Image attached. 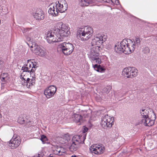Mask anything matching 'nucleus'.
<instances>
[{
  "label": "nucleus",
  "instance_id": "obj_1",
  "mask_svg": "<svg viewBox=\"0 0 157 157\" xmlns=\"http://www.w3.org/2000/svg\"><path fill=\"white\" fill-rule=\"evenodd\" d=\"M67 4L65 0H60L56 2L55 4L52 3L50 4L49 7L50 8L48 13L54 16L58 15V12L63 13L67 9Z\"/></svg>",
  "mask_w": 157,
  "mask_h": 157
},
{
  "label": "nucleus",
  "instance_id": "obj_2",
  "mask_svg": "<svg viewBox=\"0 0 157 157\" xmlns=\"http://www.w3.org/2000/svg\"><path fill=\"white\" fill-rule=\"evenodd\" d=\"M133 41L130 39H123L120 43V45L117 47V52H121L126 54H130L135 49L134 44H132L131 48L129 47L130 43L133 44Z\"/></svg>",
  "mask_w": 157,
  "mask_h": 157
},
{
  "label": "nucleus",
  "instance_id": "obj_3",
  "mask_svg": "<svg viewBox=\"0 0 157 157\" xmlns=\"http://www.w3.org/2000/svg\"><path fill=\"white\" fill-rule=\"evenodd\" d=\"M106 40V36L104 35L98 34L94 36L91 42L92 48L90 52L96 53H99L100 46Z\"/></svg>",
  "mask_w": 157,
  "mask_h": 157
},
{
  "label": "nucleus",
  "instance_id": "obj_4",
  "mask_svg": "<svg viewBox=\"0 0 157 157\" xmlns=\"http://www.w3.org/2000/svg\"><path fill=\"white\" fill-rule=\"evenodd\" d=\"M93 33V29L90 27L79 28L78 29L77 36L83 40H86L90 38Z\"/></svg>",
  "mask_w": 157,
  "mask_h": 157
},
{
  "label": "nucleus",
  "instance_id": "obj_5",
  "mask_svg": "<svg viewBox=\"0 0 157 157\" xmlns=\"http://www.w3.org/2000/svg\"><path fill=\"white\" fill-rule=\"evenodd\" d=\"M57 29L56 30L58 32V35L61 39V41L70 34V28L62 22H58L57 24Z\"/></svg>",
  "mask_w": 157,
  "mask_h": 157
},
{
  "label": "nucleus",
  "instance_id": "obj_6",
  "mask_svg": "<svg viewBox=\"0 0 157 157\" xmlns=\"http://www.w3.org/2000/svg\"><path fill=\"white\" fill-rule=\"evenodd\" d=\"M74 47L71 43L64 42L59 44L58 46V49L62 50L63 54L66 55H69L73 52Z\"/></svg>",
  "mask_w": 157,
  "mask_h": 157
},
{
  "label": "nucleus",
  "instance_id": "obj_7",
  "mask_svg": "<svg viewBox=\"0 0 157 157\" xmlns=\"http://www.w3.org/2000/svg\"><path fill=\"white\" fill-rule=\"evenodd\" d=\"M56 30L52 32L51 31H48L47 33L46 39L49 43L53 42H56L61 41V39L59 37L58 33H56Z\"/></svg>",
  "mask_w": 157,
  "mask_h": 157
},
{
  "label": "nucleus",
  "instance_id": "obj_8",
  "mask_svg": "<svg viewBox=\"0 0 157 157\" xmlns=\"http://www.w3.org/2000/svg\"><path fill=\"white\" fill-rule=\"evenodd\" d=\"M122 73L127 78H132L136 77L138 74V70L134 67H128L124 68Z\"/></svg>",
  "mask_w": 157,
  "mask_h": 157
},
{
  "label": "nucleus",
  "instance_id": "obj_9",
  "mask_svg": "<svg viewBox=\"0 0 157 157\" xmlns=\"http://www.w3.org/2000/svg\"><path fill=\"white\" fill-rule=\"evenodd\" d=\"M112 117L106 115L103 116L101 119V127L105 129L110 128L113 125V121Z\"/></svg>",
  "mask_w": 157,
  "mask_h": 157
},
{
  "label": "nucleus",
  "instance_id": "obj_10",
  "mask_svg": "<svg viewBox=\"0 0 157 157\" xmlns=\"http://www.w3.org/2000/svg\"><path fill=\"white\" fill-rule=\"evenodd\" d=\"M90 151L95 154H101L103 153L105 150V147L102 145L94 144L90 147Z\"/></svg>",
  "mask_w": 157,
  "mask_h": 157
},
{
  "label": "nucleus",
  "instance_id": "obj_11",
  "mask_svg": "<svg viewBox=\"0 0 157 157\" xmlns=\"http://www.w3.org/2000/svg\"><path fill=\"white\" fill-rule=\"evenodd\" d=\"M21 143V139L18 136H13L10 140L8 146L11 149H14L18 147Z\"/></svg>",
  "mask_w": 157,
  "mask_h": 157
},
{
  "label": "nucleus",
  "instance_id": "obj_12",
  "mask_svg": "<svg viewBox=\"0 0 157 157\" xmlns=\"http://www.w3.org/2000/svg\"><path fill=\"white\" fill-rule=\"evenodd\" d=\"M56 91V86L52 85L49 86L44 90V94L47 98H50L53 96Z\"/></svg>",
  "mask_w": 157,
  "mask_h": 157
},
{
  "label": "nucleus",
  "instance_id": "obj_13",
  "mask_svg": "<svg viewBox=\"0 0 157 157\" xmlns=\"http://www.w3.org/2000/svg\"><path fill=\"white\" fill-rule=\"evenodd\" d=\"M99 53H96L90 52L89 54V58L92 60V63H98L100 64L101 63V59L99 58Z\"/></svg>",
  "mask_w": 157,
  "mask_h": 157
},
{
  "label": "nucleus",
  "instance_id": "obj_14",
  "mask_svg": "<svg viewBox=\"0 0 157 157\" xmlns=\"http://www.w3.org/2000/svg\"><path fill=\"white\" fill-rule=\"evenodd\" d=\"M86 135L82 136L76 135L73 137L72 141V142H74L78 144H84V141L86 139Z\"/></svg>",
  "mask_w": 157,
  "mask_h": 157
},
{
  "label": "nucleus",
  "instance_id": "obj_15",
  "mask_svg": "<svg viewBox=\"0 0 157 157\" xmlns=\"http://www.w3.org/2000/svg\"><path fill=\"white\" fill-rule=\"evenodd\" d=\"M34 17L36 20H41L44 18L43 11L40 9H37L35 13H33Z\"/></svg>",
  "mask_w": 157,
  "mask_h": 157
},
{
  "label": "nucleus",
  "instance_id": "obj_16",
  "mask_svg": "<svg viewBox=\"0 0 157 157\" xmlns=\"http://www.w3.org/2000/svg\"><path fill=\"white\" fill-rule=\"evenodd\" d=\"M32 51L36 55L42 57L44 56L46 54V52L44 50L40 48L38 46H37L36 47L34 48V50L33 49Z\"/></svg>",
  "mask_w": 157,
  "mask_h": 157
},
{
  "label": "nucleus",
  "instance_id": "obj_17",
  "mask_svg": "<svg viewBox=\"0 0 157 157\" xmlns=\"http://www.w3.org/2000/svg\"><path fill=\"white\" fill-rule=\"evenodd\" d=\"M72 118L73 121L76 123H78V125H80L83 122L82 116L79 114H75L72 116Z\"/></svg>",
  "mask_w": 157,
  "mask_h": 157
},
{
  "label": "nucleus",
  "instance_id": "obj_18",
  "mask_svg": "<svg viewBox=\"0 0 157 157\" xmlns=\"http://www.w3.org/2000/svg\"><path fill=\"white\" fill-rule=\"evenodd\" d=\"M142 123L144 125L147 126H151L154 124L155 122L151 120L149 117L143 119L141 120Z\"/></svg>",
  "mask_w": 157,
  "mask_h": 157
},
{
  "label": "nucleus",
  "instance_id": "obj_19",
  "mask_svg": "<svg viewBox=\"0 0 157 157\" xmlns=\"http://www.w3.org/2000/svg\"><path fill=\"white\" fill-rule=\"evenodd\" d=\"M149 109H146L143 108L142 109L140 110V113L142 116L143 119L149 117V114L150 112Z\"/></svg>",
  "mask_w": 157,
  "mask_h": 157
},
{
  "label": "nucleus",
  "instance_id": "obj_20",
  "mask_svg": "<svg viewBox=\"0 0 157 157\" xmlns=\"http://www.w3.org/2000/svg\"><path fill=\"white\" fill-rule=\"evenodd\" d=\"M22 70H23V71L21 73V78L22 79L25 80L26 78H24V76H25V73H26L27 72L29 73L30 74V70L29 69L27 66H23L22 67Z\"/></svg>",
  "mask_w": 157,
  "mask_h": 157
},
{
  "label": "nucleus",
  "instance_id": "obj_21",
  "mask_svg": "<svg viewBox=\"0 0 157 157\" xmlns=\"http://www.w3.org/2000/svg\"><path fill=\"white\" fill-rule=\"evenodd\" d=\"M35 80H30V79L29 78H27V80L25 79L24 80V83H26L27 86L28 87V83H29L28 87L30 88V86L33 85L35 83Z\"/></svg>",
  "mask_w": 157,
  "mask_h": 157
},
{
  "label": "nucleus",
  "instance_id": "obj_22",
  "mask_svg": "<svg viewBox=\"0 0 157 157\" xmlns=\"http://www.w3.org/2000/svg\"><path fill=\"white\" fill-rule=\"evenodd\" d=\"M78 147L79 144L72 142V143L69 147V149L71 151H76L78 149Z\"/></svg>",
  "mask_w": 157,
  "mask_h": 157
},
{
  "label": "nucleus",
  "instance_id": "obj_23",
  "mask_svg": "<svg viewBox=\"0 0 157 157\" xmlns=\"http://www.w3.org/2000/svg\"><path fill=\"white\" fill-rule=\"evenodd\" d=\"M149 110H150V112L149 114V117H150V119L152 120L155 122L156 118V115L152 109H149Z\"/></svg>",
  "mask_w": 157,
  "mask_h": 157
},
{
  "label": "nucleus",
  "instance_id": "obj_24",
  "mask_svg": "<svg viewBox=\"0 0 157 157\" xmlns=\"http://www.w3.org/2000/svg\"><path fill=\"white\" fill-rule=\"evenodd\" d=\"M70 140V137L69 136L65 135L60 140L63 142L62 143V144H67V142Z\"/></svg>",
  "mask_w": 157,
  "mask_h": 157
},
{
  "label": "nucleus",
  "instance_id": "obj_25",
  "mask_svg": "<svg viewBox=\"0 0 157 157\" xmlns=\"http://www.w3.org/2000/svg\"><path fill=\"white\" fill-rule=\"evenodd\" d=\"M91 2L90 0H82L80 4L82 6H87L90 3H91Z\"/></svg>",
  "mask_w": 157,
  "mask_h": 157
},
{
  "label": "nucleus",
  "instance_id": "obj_26",
  "mask_svg": "<svg viewBox=\"0 0 157 157\" xmlns=\"http://www.w3.org/2000/svg\"><path fill=\"white\" fill-rule=\"evenodd\" d=\"M40 140L44 144L49 143L47 137L44 135H42L41 136Z\"/></svg>",
  "mask_w": 157,
  "mask_h": 157
},
{
  "label": "nucleus",
  "instance_id": "obj_27",
  "mask_svg": "<svg viewBox=\"0 0 157 157\" xmlns=\"http://www.w3.org/2000/svg\"><path fill=\"white\" fill-rule=\"evenodd\" d=\"M111 87H109V88H104L103 91L105 93V96H106V98L109 99V96L108 95V93H109Z\"/></svg>",
  "mask_w": 157,
  "mask_h": 157
},
{
  "label": "nucleus",
  "instance_id": "obj_28",
  "mask_svg": "<svg viewBox=\"0 0 157 157\" xmlns=\"http://www.w3.org/2000/svg\"><path fill=\"white\" fill-rule=\"evenodd\" d=\"M33 60L29 59L27 60V64H26V66L28 67V68L30 70L32 67V63H33Z\"/></svg>",
  "mask_w": 157,
  "mask_h": 157
},
{
  "label": "nucleus",
  "instance_id": "obj_29",
  "mask_svg": "<svg viewBox=\"0 0 157 157\" xmlns=\"http://www.w3.org/2000/svg\"><path fill=\"white\" fill-rule=\"evenodd\" d=\"M140 42L141 41L139 38L137 37L135 39V41L134 42V43H135L137 46H139L140 44Z\"/></svg>",
  "mask_w": 157,
  "mask_h": 157
},
{
  "label": "nucleus",
  "instance_id": "obj_30",
  "mask_svg": "<svg viewBox=\"0 0 157 157\" xmlns=\"http://www.w3.org/2000/svg\"><path fill=\"white\" fill-rule=\"evenodd\" d=\"M97 64L98 63H96V64L94 65H93V66L94 70L97 71H99V68L100 67V65H98Z\"/></svg>",
  "mask_w": 157,
  "mask_h": 157
},
{
  "label": "nucleus",
  "instance_id": "obj_31",
  "mask_svg": "<svg viewBox=\"0 0 157 157\" xmlns=\"http://www.w3.org/2000/svg\"><path fill=\"white\" fill-rule=\"evenodd\" d=\"M32 28H31L30 29H28V28H25L24 27H21V29L22 32V33H26L28 31H29V30L30 29H31Z\"/></svg>",
  "mask_w": 157,
  "mask_h": 157
},
{
  "label": "nucleus",
  "instance_id": "obj_32",
  "mask_svg": "<svg viewBox=\"0 0 157 157\" xmlns=\"http://www.w3.org/2000/svg\"><path fill=\"white\" fill-rule=\"evenodd\" d=\"M144 52L146 54L149 53L150 52V50L147 47H146L144 50Z\"/></svg>",
  "mask_w": 157,
  "mask_h": 157
},
{
  "label": "nucleus",
  "instance_id": "obj_33",
  "mask_svg": "<svg viewBox=\"0 0 157 157\" xmlns=\"http://www.w3.org/2000/svg\"><path fill=\"white\" fill-rule=\"evenodd\" d=\"M18 122L20 124H23L25 122V120L23 118L20 117L18 120Z\"/></svg>",
  "mask_w": 157,
  "mask_h": 157
},
{
  "label": "nucleus",
  "instance_id": "obj_34",
  "mask_svg": "<svg viewBox=\"0 0 157 157\" xmlns=\"http://www.w3.org/2000/svg\"><path fill=\"white\" fill-rule=\"evenodd\" d=\"M60 151V147L56 148L55 150H54V152L55 154L57 152Z\"/></svg>",
  "mask_w": 157,
  "mask_h": 157
},
{
  "label": "nucleus",
  "instance_id": "obj_35",
  "mask_svg": "<svg viewBox=\"0 0 157 157\" xmlns=\"http://www.w3.org/2000/svg\"><path fill=\"white\" fill-rule=\"evenodd\" d=\"M1 76H3V77L8 78V79L9 77H8V74L7 73H4L2 74Z\"/></svg>",
  "mask_w": 157,
  "mask_h": 157
},
{
  "label": "nucleus",
  "instance_id": "obj_36",
  "mask_svg": "<svg viewBox=\"0 0 157 157\" xmlns=\"http://www.w3.org/2000/svg\"><path fill=\"white\" fill-rule=\"evenodd\" d=\"M35 67H32L30 70V75H31L36 70Z\"/></svg>",
  "mask_w": 157,
  "mask_h": 157
},
{
  "label": "nucleus",
  "instance_id": "obj_37",
  "mask_svg": "<svg viewBox=\"0 0 157 157\" xmlns=\"http://www.w3.org/2000/svg\"><path fill=\"white\" fill-rule=\"evenodd\" d=\"M0 78L1 80L3 82H6L8 80V78L3 77V76H1Z\"/></svg>",
  "mask_w": 157,
  "mask_h": 157
},
{
  "label": "nucleus",
  "instance_id": "obj_38",
  "mask_svg": "<svg viewBox=\"0 0 157 157\" xmlns=\"http://www.w3.org/2000/svg\"><path fill=\"white\" fill-rule=\"evenodd\" d=\"M105 69L102 67L100 65V67L99 68V71L98 72H102L105 71Z\"/></svg>",
  "mask_w": 157,
  "mask_h": 157
},
{
  "label": "nucleus",
  "instance_id": "obj_39",
  "mask_svg": "<svg viewBox=\"0 0 157 157\" xmlns=\"http://www.w3.org/2000/svg\"><path fill=\"white\" fill-rule=\"evenodd\" d=\"M62 154L65 152V150L62 147H60V151Z\"/></svg>",
  "mask_w": 157,
  "mask_h": 157
},
{
  "label": "nucleus",
  "instance_id": "obj_40",
  "mask_svg": "<svg viewBox=\"0 0 157 157\" xmlns=\"http://www.w3.org/2000/svg\"><path fill=\"white\" fill-rule=\"evenodd\" d=\"M55 154L59 155H62V153H61V151L57 152Z\"/></svg>",
  "mask_w": 157,
  "mask_h": 157
},
{
  "label": "nucleus",
  "instance_id": "obj_41",
  "mask_svg": "<svg viewBox=\"0 0 157 157\" xmlns=\"http://www.w3.org/2000/svg\"><path fill=\"white\" fill-rule=\"evenodd\" d=\"M36 63L34 61V60H33V63H32V67H35V66H36Z\"/></svg>",
  "mask_w": 157,
  "mask_h": 157
},
{
  "label": "nucleus",
  "instance_id": "obj_42",
  "mask_svg": "<svg viewBox=\"0 0 157 157\" xmlns=\"http://www.w3.org/2000/svg\"><path fill=\"white\" fill-rule=\"evenodd\" d=\"M88 129V128H86V127L84 128V130H83V132L84 133H85V132L87 131Z\"/></svg>",
  "mask_w": 157,
  "mask_h": 157
},
{
  "label": "nucleus",
  "instance_id": "obj_43",
  "mask_svg": "<svg viewBox=\"0 0 157 157\" xmlns=\"http://www.w3.org/2000/svg\"><path fill=\"white\" fill-rule=\"evenodd\" d=\"M35 78H36V77L35 76H32V78L31 79H30V80L34 79V80L35 81Z\"/></svg>",
  "mask_w": 157,
  "mask_h": 157
},
{
  "label": "nucleus",
  "instance_id": "obj_44",
  "mask_svg": "<svg viewBox=\"0 0 157 157\" xmlns=\"http://www.w3.org/2000/svg\"><path fill=\"white\" fill-rule=\"evenodd\" d=\"M27 40L29 41L31 40L30 38L29 37H27L26 38Z\"/></svg>",
  "mask_w": 157,
  "mask_h": 157
},
{
  "label": "nucleus",
  "instance_id": "obj_45",
  "mask_svg": "<svg viewBox=\"0 0 157 157\" xmlns=\"http://www.w3.org/2000/svg\"><path fill=\"white\" fill-rule=\"evenodd\" d=\"M110 1L113 3H115L116 2V0H110Z\"/></svg>",
  "mask_w": 157,
  "mask_h": 157
},
{
  "label": "nucleus",
  "instance_id": "obj_46",
  "mask_svg": "<svg viewBox=\"0 0 157 157\" xmlns=\"http://www.w3.org/2000/svg\"><path fill=\"white\" fill-rule=\"evenodd\" d=\"M110 1V0H108V1H105L104 2H107V3H109V2Z\"/></svg>",
  "mask_w": 157,
  "mask_h": 157
},
{
  "label": "nucleus",
  "instance_id": "obj_47",
  "mask_svg": "<svg viewBox=\"0 0 157 157\" xmlns=\"http://www.w3.org/2000/svg\"><path fill=\"white\" fill-rule=\"evenodd\" d=\"M71 157H77L76 155H74V156L73 155Z\"/></svg>",
  "mask_w": 157,
  "mask_h": 157
},
{
  "label": "nucleus",
  "instance_id": "obj_48",
  "mask_svg": "<svg viewBox=\"0 0 157 157\" xmlns=\"http://www.w3.org/2000/svg\"><path fill=\"white\" fill-rule=\"evenodd\" d=\"M48 157H52V156H51V155H50Z\"/></svg>",
  "mask_w": 157,
  "mask_h": 157
},
{
  "label": "nucleus",
  "instance_id": "obj_49",
  "mask_svg": "<svg viewBox=\"0 0 157 157\" xmlns=\"http://www.w3.org/2000/svg\"><path fill=\"white\" fill-rule=\"evenodd\" d=\"M116 47H117V46H115V49L116 50Z\"/></svg>",
  "mask_w": 157,
  "mask_h": 157
},
{
  "label": "nucleus",
  "instance_id": "obj_50",
  "mask_svg": "<svg viewBox=\"0 0 157 157\" xmlns=\"http://www.w3.org/2000/svg\"><path fill=\"white\" fill-rule=\"evenodd\" d=\"M25 77H24V78H26V80H27V78H26V77H25Z\"/></svg>",
  "mask_w": 157,
  "mask_h": 157
},
{
  "label": "nucleus",
  "instance_id": "obj_51",
  "mask_svg": "<svg viewBox=\"0 0 157 157\" xmlns=\"http://www.w3.org/2000/svg\"><path fill=\"white\" fill-rule=\"evenodd\" d=\"M26 73H25V76H25V74Z\"/></svg>",
  "mask_w": 157,
  "mask_h": 157
},
{
  "label": "nucleus",
  "instance_id": "obj_52",
  "mask_svg": "<svg viewBox=\"0 0 157 157\" xmlns=\"http://www.w3.org/2000/svg\"><path fill=\"white\" fill-rule=\"evenodd\" d=\"M105 0H101L102 1H104Z\"/></svg>",
  "mask_w": 157,
  "mask_h": 157
},
{
  "label": "nucleus",
  "instance_id": "obj_53",
  "mask_svg": "<svg viewBox=\"0 0 157 157\" xmlns=\"http://www.w3.org/2000/svg\"><path fill=\"white\" fill-rule=\"evenodd\" d=\"M22 84H23L22 82Z\"/></svg>",
  "mask_w": 157,
  "mask_h": 157
}]
</instances>
